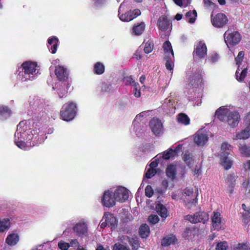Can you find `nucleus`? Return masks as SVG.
<instances>
[{"mask_svg": "<svg viewBox=\"0 0 250 250\" xmlns=\"http://www.w3.org/2000/svg\"><path fill=\"white\" fill-rule=\"evenodd\" d=\"M43 129L37 124L32 128L26 121H21L17 125L15 133L14 142L20 148L26 150L30 147L42 143L46 138Z\"/></svg>", "mask_w": 250, "mask_h": 250, "instance_id": "nucleus-1", "label": "nucleus"}, {"mask_svg": "<svg viewBox=\"0 0 250 250\" xmlns=\"http://www.w3.org/2000/svg\"><path fill=\"white\" fill-rule=\"evenodd\" d=\"M40 66L35 62L26 61L17 71V79L22 83L32 81L39 74Z\"/></svg>", "mask_w": 250, "mask_h": 250, "instance_id": "nucleus-2", "label": "nucleus"}, {"mask_svg": "<svg viewBox=\"0 0 250 250\" xmlns=\"http://www.w3.org/2000/svg\"><path fill=\"white\" fill-rule=\"evenodd\" d=\"M54 71L59 82L53 86L52 88L57 90L60 98H62L67 92L68 72L66 68L59 65L55 67Z\"/></svg>", "mask_w": 250, "mask_h": 250, "instance_id": "nucleus-3", "label": "nucleus"}, {"mask_svg": "<svg viewBox=\"0 0 250 250\" xmlns=\"http://www.w3.org/2000/svg\"><path fill=\"white\" fill-rule=\"evenodd\" d=\"M215 116L220 121L227 122L231 127L237 126L240 120V115L237 111L226 106L219 107L216 111Z\"/></svg>", "mask_w": 250, "mask_h": 250, "instance_id": "nucleus-4", "label": "nucleus"}, {"mask_svg": "<svg viewBox=\"0 0 250 250\" xmlns=\"http://www.w3.org/2000/svg\"><path fill=\"white\" fill-rule=\"evenodd\" d=\"M244 52L240 51L237 56L235 58L236 64L238 66L235 72V78L239 82L244 81L248 73L249 68L246 62L243 61Z\"/></svg>", "mask_w": 250, "mask_h": 250, "instance_id": "nucleus-5", "label": "nucleus"}, {"mask_svg": "<svg viewBox=\"0 0 250 250\" xmlns=\"http://www.w3.org/2000/svg\"><path fill=\"white\" fill-rule=\"evenodd\" d=\"M77 110L76 103L69 102L62 105L60 111L61 117L64 121H71L76 116Z\"/></svg>", "mask_w": 250, "mask_h": 250, "instance_id": "nucleus-6", "label": "nucleus"}, {"mask_svg": "<svg viewBox=\"0 0 250 250\" xmlns=\"http://www.w3.org/2000/svg\"><path fill=\"white\" fill-rule=\"evenodd\" d=\"M230 151V145L227 143L222 144L219 154L220 164L226 170L230 169L232 165V160L228 157Z\"/></svg>", "mask_w": 250, "mask_h": 250, "instance_id": "nucleus-7", "label": "nucleus"}, {"mask_svg": "<svg viewBox=\"0 0 250 250\" xmlns=\"http://www.w3.org/2000/svg\"><path fill=\"white\" fill-rule=\"evenodd\" d=\"M149 115V111H145L137 115L133 121V131L136 135L139 136L141 135V131L143 130V123L142 122L145 117Z\"/></svg>", "mask_w": 250, "mask_h": 250, "instance_id": "nucleus-8", "label": "nucleus"}, {"mask_svg": "<svg viewBox=\"0 0 250 250\" xmlns=\"http://www.w3.org/2000/svg\"><path fill=\"white\" fill-rule=\"evenodd\" d=\"M250 137V112L244 120V126L242 129L238 131L234 139L246 140Z\"/></svg>", "mask_w": 250, "mask_h": 250, "instance_id": "nucleus-9", "label": "nucleus"}, {"mask_svg": "<svg viewBox=\"0 0 250 250\" xmlns=\"http://www.w3.org/2000/svg\"><path fill=\"white\" fill-rule=\"evenodd\" d=\"M73 230L77 236L81 238L87 236L88 229L86 221L84 219L81 220L74 226Z\"/></svg>", "mask_w": 250, "mask_h": 250, "instance_id": "nucleus-10", "label": "nucleus"}, {"mask_svg": "<svg viewBox=\"0 0 250 250\" xmlns=\"http://www.w3.org/2000/svg\"><path fill=\"white\" fill-rule=\"evenodd\" d=\"M126 2L124 1L119 8L118 16L119 19L123 21H129L141 14L139 9H136L133 11H128L125 14H121V9L125 5Z\"/></svg>", "mask_w": 250, "mask_h": 250, "instance_id": "nucleus-11", "label": "nucleus"}, {"mask_svg": "<svg viewBox=\"0 0 250 250\" xmlns=\"http://www.w3.org/2000/svg\"><path fill=\"white\" fill-rule=\"evenodd\" d=\"M225 42L229 47V45L237 44L241 39L240 33L237 31L230 32L227 30L224 34Z\"/></svg>", "mask_w": 250, "mask_h": 250, "instance_id": "nucleus-12", "label": "nucleus"}, {"mask_svg": "<svg viewBox=\"0 0 250 250\" xmlns=\"http://www.w3.org/2000/svg\"><path fill=\"white\" fill-rule=\"evenodd\" d=\"M186 219L188 220L192 223H197L201 222L205 224L208 219L209 216L208 214L205 212L199 211L196 212L193 216L188 215L186 216Z\"/></svg>", "mask_w": 250, "mask_h": 250, "instance_id": "nucleus-13", "label": "nucleus"}, {"mask_svg": "<svg viewBox=\"0 0 250 250\" xmlns=\"http://www.w3.org/2000/svg\"><path fill=\"white\" fill-rule=\"evenodd\" d=\"M149 126L152 132L156 136H160L164 132L163 124L161 120L158 118L152 119L149 122Z\"/></svg>", "mask_w": 250, "mask_h": 250, "instance_id": "nucleus-14", "label": "nucleus"}, {"mask_svg": "<svg viewBox=\"0 0 250 250\" xmlns=\"http://www.w3.org/2000/svg\"><path fill=\"white\" fill-rule=\"evenodd\" d=\"M113 192V188H110L104 191L102 198V202L104 206L110 208L115 205L116 200Z\"/></svg>", "mask_w": 250, "mask_h": 250, "instance_id": "nucleus-15", "label": "nucleus"}, {"mask_svg": "<svg viewBox=\"0 0 250 250\" xmlns=\"http://www.w3.org/2000/svg\"><path fill=\"white\" fill-rule=\"evenodd\" d=\"M207 55V47L204 41H200L195 45L194 58H204Z\"/></svg>", "mask_w": 250, "mask_h": 250, "instance_id": "nucleus-16", "label": "nucleus"}, {"mask_svg": "<svg viewBox=\"0 0 250 250\" xmlns=\"http://www.w3.org/2000/svg\"><path fill=\"white\" fill-rule=\"evenodd\" d=\"M208 135L205 129L199 130L194 135V142L198 146H203L207 144Z\"/></svg>", "mask_w": 250, "mask_h": 250, "instance_id": "nucleus-17", "label": "nucleus"}, {"mask_svg": "<svg viewBox=\"0 0 250 250\" xmlns=\"http://www.w3.org/2000/svg\"><path fill=\"white\" fill-rule=\"evenodd\" d=\"M113 194L116 201L124 202L128 199L129 194L126 188L123 187H119L116 189H113Z\"/></svg>", "mask_w": 250, "mask_h": 250, "instance_id": "nucleus-18", "label": "nucleus"}, {"mask_svg": "<svg viewBox=\"0 0 250 250\" xmlns=\"http://www.w3.org/2000/svg\"><path fill=\"white\" fill-rule=\"evenodd\" d=\"M202 71L200 69H196L193 72L192 75L189 77L188 85L193 88H197L199 85H201L202 82Z\"/></svg>", "mask_w": 250, "mask_h": 250, "instance_id": "nucleus-19", "label": "nucleus"}, {"mask_svg": "<svg viewBox=\"0 0 250 250\" xmlns=\"http://www.w3.org/2000/svg\"><path fill=\"white\" fill-rule=\"evenodd\" d=\"M228 21V18L224 14L218 13L214 17L211 15V23L215 27H223L227 24Z\"/></svg>", "mask_w": 250, "mask_h": 250, "instance_id": "nucleus-20", "label": "nucleus"}, {"mask_svg": "<svg viewBox=\"0 0 250 250\" xmlns=\"http://www.w3.org/2000/svg\"><path fill=\"white\" fill-rule=\"evenodd\" d=\"M176 101L171 96L166 98L162 104V109L166 114L171 115L175 113Z\"/></svg>", "mask_w": 250, "mask_h": 250, "instance_id": "nucleus-21", "label": "nucleus"}, {"mask_svg": "<svg viewBox=\"0 0 250 250\" xmlns=\"http://www.w3.org/2000/svg\"><path fill=\"white\" fill-rule=\"evenodd\" d=\"M182 194V198L187 205H193L196 203L195 195L194 194L192 188H186Z\"/></svg>", "mask_w": 250, "mask_h": 250, "instance_id": "nucleus-22", "label": "nucleus"}, {"mask_svg": "<svg viewBox=\"0 0 250 250\" xmlns=\"http://www.w3.org/2000/svg\"><path fill=\"white\" fill-rule=\"evenodd\" d=\"M212 227L214 230H219L224 228V223L222 220L220 213L214 212L211 217Z\"/></svg>", "mask_w": 250, "mask_h": 250, "instance_id": "nucleus-23", "label": "nucleus"}, {"mask_svg": "<svg viewBox=\"0 0 250 250\" xmlns=\"http://www.w3.org/2000/svg\"><path fill=\"white\" fill-rule=\"evenodd\" d=\"M170 24V21L165 16L160 17L158 20L157 25L159 29L162 32L167 31L169 29Z\"/></svg>", "mask_w": 250, "mask_h": 250, "instance_id": "nucleus-24", "label": "nucleus"}, {"mask_svg": "<svg viewBox=\"0 0 250 250\" xmlns=\"http://www.w3.org/2000/svg\"><path fill=\"white\" fill-rule=\"evenodd\" d=\"M59 39L55 36L49 38L47 40V47L52 54H55L57 50Z\"/></svg>", "mask_w": 250, "mask_h": 250, "instance_id": "nucleus-25", "label": "nucleus"}, {"mask_svg": "<svg viewBox=\"0 0 250 250\" xmlns=\"http://www.w3.org/2000/svg\"><path fill=\"white\" fill-rule=\"evenodd\" d=\"M120 239L121 241H127L134 249H137L140 245L138 238L137 237H129L127 236H122L120 237Z\"/></svg>", "mask_w": 250, "mask_h": 250, "instance_id": "nucleus-26", "label": "nucleus"}, {"mask_svg": "<svg viewBox=\"0 0 250 250\" xmlns=\"http://www.w3.org/2000/svg\"><path fill=\"white\" fill-rule=\"evenodd\" d=\"M11 225V221L9 218L0 219V232H4L8 230Z\"/></svg>", "mask_w": 250, "mask_h": 250, "instance_id": "nucleus-27", "label": "nucleus"}, {"mask_svg": "<svg viewBox=\"0 0 250 250\" xmlns=\"http://www.w3.org/2000/svg\"><path fill=\"white\" fill-rule=\"evenodd\" d=\"M11 115L10 109L6 106H0V120L4 121Z\"/></svg>", "mask_w": 250, "mask_h": 250, "instance_id": "nucleus-28", "label": "nucleus"}, {"mask_svg": "<svg viewBox=\"0 0 250 250\" xmlns=\"http://www.w3.org/2000/svg\"><path fill=\"white\" fill-rule=\"evenodd\" d=\"M145 29V24L144 22L134 25L132 29V35L139 36L144 31Z\"/></svg>", "mask_w": 250, "mask_h": 250, "instance_id": "nucleus-29", "label": "nucleus"}, {"mask_svg": "<svg viewBox=\"0 0 250 250\" xmlns=\"http://www.w3.org/2000/svg\"><path fill=\"white\" fill-rule=\"evenodd\" d=\"M163 47L165 52V57H171L174 58V53L171 44L169 41L165 42L163 44Z\"/></svg>", "mask_w": 250, "mask_h": 250, "instance_id": "nucleus-30", "label": "nucleus"}, {"mask_svg": "<svg viewBox=\"0 0 250 250\" xmlns=\"http://www.w3.org/2000/svg\"><path fill=\"white\" fill-rule=\"evenodd\" d=\"M19 241V237L17 233H11L7 236L6 239V243L11 246L16 245Z\"/></svg>", "mask_w": 250, "mask_h": 250, "instance_id": "nucleus-31", "label": "nucleus"}, {"mask_svg": "<svg viewBox=\"0 0 250 250\" xmlns=\"http://www.w3.org/2000/svg\"><path fill=\"white\" fill-rule=\"evenodd\" d=\"M166 175L172 180H174L176 175V166L170 164L168 165L166 169Z\"/></svg>", "mask_w": 250, "mask_h": 250, "instance_id": "nucleus-32", "label": "nucleus"}, {"mask_svg": "<svg viewBox=\"0 0 250 250\" xmlns=\"http://www.w3.org/2000/svg\"><path fill=\"white\" fill-rule=\"evenodd\" d=\"M177 120L178 123L184 125H188L190 124L189 118L185 113H179L177 116Z\"/></svg>", "mask_w": 250, "mask_h": 250, "instance_id": "nucleus-33", "label": "nucleus"}, {"mask_svg": "<svg viewBox=\"0 0 250 250\" xmlns=\"http://www.w3.org/2000/svg\"><path fill=\"white\" fill-rule=\"evenodd\" d=\"M105 220L106 221V223H107L108 226H112L114 225L116 222V219L115 217L112 214L109 213H105L102 220V221Z\"/></svg>", "mask_w": 250, "mask_h": 250, "instance_id": "nucleus-34", "label": "nucleus"}, {"mask_svg": "<svg viewBox=\"0 0 250 250\" xmlns=\"http://www.w3.org/2000/svg\"><path fill=\"white\" fill-rule=\"evenodd\" d=\"M149 228L147 225L145 224L141 226L139 229V234L142 238H146L149 235Z\"/></svg>", "mask_w": 250, "mask_h": 250, "instance_id": "nucleus-35", "label": "nucleus"}, {"mask_svg": "<svg viewBox=\"0 0 250 250\" xmlns=\"http://www.w3.org/2000/svg\"><path fill=\"white\" fill-rule=\"evenodd\" d=\"M176 241L177 239L175 236H168L163 238L162 241V245L163 246H168L174 244Z\"/></svg>", "mask_w": 250, "mask_h": 250, "instance_id": "nucleus-36", "label": "nucleus"}, {"mask_svg": "<svg viewBox=\"0 0 250 250\" xmlns=\"http://www.w3.org/2000/svg\"><path fill=\"white\" fill-rule=\"evenodd\" d=\"M156 209L158 214L163 218L167 217V209L162 204H158L156 206Z\"/></svg>", "mask_w": 250, "mask_h": 250, "instance_id": "nucleus-37", "label": "nucleus"}, {"mask_svg": "<svg viewBox=\"0 0 250 250\" xmlns=\"http://www.w3.org/2000/svg\"><path fill=\"white\" fill-rule=\"evenodd\" d=\"M93 70L95 74L101 75L104 71V66L102 62H97L94 65Z\"/></svg>", "mask_w": 250, "mask_h": 250, "instance_id": "nucleus-38", "label": "nucleus"}, {"mask_svg": "<svg viewBox=\"0 0 250 250\" xmlns=\"http://www.w3.org/2000/svg\"><path fill=\"white\" fill-rule=\"evenodd\" d=\"M197 17V12L196 10H194L192 11H189L186 13V17L187 19V21L190 23H193L196 20Z\"/></svg>", "mask_w": 250, "mask_h": 250, "instance_id": "nucleus-39", "label": "nucleus"}, {"mask_svg": "<svg viewBox=\"0 0 250 250\" xmlns=\"http://www.w3.org/2000/svg\"><path fill=\"white\" fill-rule=\"evenodd\" d=\"M175 155V151L170 148L167 152H164L162 157L165 160L173 159Z\"/></svg>", "mask_w": 250, "mask_h": 250, "instance_id": "nucleus-40", "label": "nucleus"}, {"mask_svg": "<svg viewBox=\"0 0 250 250\" xmlns=\"http://www.w3.org/2000/svg\"><path fill=\"white\" fill-rule=\"evenodd\" d=\"M112 250H130V249L128 246L117 242L112 246Z\"/></svg>", "mask_w": 250, "mask_h": 250, "instance_id": "nucleus-41", "label": "nucleus"}, {"mask_svg": "<svg viewBox=\"0 0 250 250\" xmlns=\"http://www.w3.org/2000/svg\"><path fill=\"white\" fill-rule=\"evenodd\" d=\"M239 150L243 155L250 157V147L244 145H241L239 146Z\"/></svg>", "mask_w": 250, "mask_h": 250, "instance_id": "nucleus-42", "label": "nucleus"}, {"mask_svg": "<svg viewBox=\"0 0 250 250\" xmlns=\"http://www.w3.org/2000/svg\"><path fill=\"white\" fill-rule=\"evenodd\" d=\"M166 60V67L167 69L168 70H172L174 64L173 62V59L174 58H172L171 57H165Z\"/></svg>", "mask_w": 250, "mask_h": 250, "instance_id": "nucleus-43", "label": "nucleus"}, {"mask_svg": "<svg viewBox=\"0 0 250 250\" xmlns=\"http://www.w3.org/2000/svg\"><path fill=\"white\" fill-rule=\"evenodd\" d=\"M233 250H250V247L246 244H237L233 246Z\"/></svg>", "mask_w": 250, "mask_h": 250, "instance_id": "nucleus-44", "label": "nucleus"}, {"mask_svg": "<svg viewBox=\"0 0 250 250\" xmlns=\"http://www.w3.org/2000/svg\"><path fill=\"white\" fill-rule=\"evenodd\" d=\"M183 158L185 163L188 166H190L193 163V159L191 156V155L188 152H185L183 154Z\"/></svg>", "mask_w": 250, "mask_h": 250, "instance_id": "nucleus-45", "label": "nucleus"}, {"mask_svg": "<svg viewBox=\"0 0 250 250\" xmlns=\"http://www.w3.org/2000/svg\"><path fill=\"white\" fill-rule=\"evenodd\" d=\"M153 49V43L152 41H148L145 44L144 51L146 53H150Z\"/></svg>", "mask_w": 250, "mask_h": 250, "instance_id": "nucleus-46", "label": "nucleus"}, {"mask_svg": "<svg viewBox=\"0 0 250 250\" xmlns=\"http://www.w3.org/2000/svg\"><path fill=\"white\" fill-rule=\"evenodd\" d=\"M228 245L226 242H220L218 243L215 248V250H227Z\"/></svg>", "mask_w": 250, "mask_h": 250, "instance_id": "nucleus-47", "label": "nucleus"}, {"mask_svg": "<svg viewBox=\"0 0 250 250\" xmlns=\"http://www.w3.org/2000/svg\"><path fill=\"white\" fill-rule=\"evenodd\" d=\"M194 231H195V229L193 228H187L184 232V235L185 237L191 238L194 236Z\"/></svg>", "mask_w": 250, "mask_h": 250, "instance_id": "nucleus-48", "label": "nucleus"}, {"mask_svg": "<svg viewBox=\"0 0 250 250\" xmlns=\"http://www.w3.org/2000/svg\"><path fill=\"white\" fill-rule=\"evenodd\" d=\"M178 6H187L190 3V0H173Z\"/></svg>", "mask_w": 250, "mask_h": 250, "instance_id": "nucleus-49", "label": "nucleus"}, {"mask_svg": "<svg viewBox=\"0 0 250 250\" xmlns=\"http://www.w3.org/2000/svg\"><path fill=\"white\" fill-rule=\"evenodd\" d=\"M58 246L61 250H68L69 248V243L63 241H60L58 243Z\"/></svg>", "mask_w": 250, "mask_h": 250, "instance_id": "nucleus-50", "label": "nucleus"}, {"mask_svg": "<svg viewBox=\"0 0 250 250\" xmlns=\"http://www.w3.org/2000/svg\"><path fill=\"white\" fill-rule=\"evenodd\" d=\"M102 90L104 92H110L113 90V87L110 84L104 83L102 84Z\"/></svg>", "mask_w": 250, "mask_h": 250, "instance_id": "nucleus-51", "label": "nucleus"}, {"mask_svg": "<svg viewBox=\"0 0 250 250\" xmlns=\"http://www.w3.org/2000/svg\"><path fill=\"white\" fill-rule=\"evenodd\" d=\"M156 173L155 169L148 168L146 173V178L149 179L152 177Z\"/></svg>", "mask_w": 250, "mask_h": 250, "instance_id": "nucleus-52", "label": "nucleus"}, {"mask_svg": "<svg viewBox=\"0 0 250 250\" xmlns=\"http://www.w3.org/2000/svg\"><path fill=\"white\" fill-rule=\"evenodd\" d=\"M145 194L148 197H151L153 194V190L151 187L148 185L145 188Z\"/></svg>", "mask_w": 250, "mask_h": 250, "instance_id": "nucleus-53", "label": "nucleus"}, {"mask_svg": "<svg viewBox=\"0 0 250 250\" xmlns=\"http://www.w3.org/2000/svg\"><path fill=\"white\" fill-rule=\"evenodd\" d=\"M203 2L205 6L210 7L212 9H215L217 6L216 4L210 0H203Z\"/></svg>", "mask_w": 250, "mask_h": 250, "instance_id": "nucleus-54", "label": "nucleus"}, {"mask_svg": "<svg viewBox=\"0 0 250 250\" xmlns=\"http://www.w3.org/2000/svg\"><path fill=\"white\" fill-rule=\"evenodd\" d=\"M159 220V217L157 215H151L148 217V221L152 224L157 223Z\"/></svg>", "mask_w": 250, "mask_h": 250, "instance_id": "nucleus-55", "label": "nucleus"}, {"mask_svg": "<svg viewBox=\"0 0 250 250\" xmlns=\"http://www.w3.org/2000/svg\"><path fill=\"white\" fill-rule=\"evenodd\" d=\"M201 98H202V95L201 93H198V95L196 97H195L194 100H192L194 101V105H197L199 106L201 104L202 101H201Z\"/></svg>", "mask_w": 250, "mask_h": 250, "instance_id": "nucleus-56", "label": "nucleus"}, {"mask_svg": "<svg viewBox=\"0 0 250 250\" xmlns=\"http://www.w3.org/2000/svg\"><path fill=\"white\" fill-rule=\"evenodd\" d=\"M219 56L217 54H214L209 56L208 60L212 63L217 62L219 59Z\"/></svg>", "mask_w": 250, "mask_h": 250, "instance_id": "nucleus-57", "label": "nucleus"}, {"mask_svg": "<svg viewBox=\"0 0 250 250\" xmlns=\"http://www.w3.org/2000/svg\"><path fill=\"white\" fill-rule=\"evenodd\" d=\"M181 193L180 191H176L172 192L171 193V197L172 199L175 200H178L180 199L181 197Z\"/></svg>", "mask_w": 250, "mask_h": 250, "instance_id": "nucleus-58", "label": "nucleus"}, {"mask_svg": "<svg viewBox=\"0 0 250 250\" xmlns=\"http://www.w3.org/2000/svg\"><path fill=\"white\" fill-rule=\"evenodd\" d=\"M69 247H78L79 246H80V244L78 242V240L77 239H71L70 241H69Z\"/></svg>", "mask_w": 250, "mask_h": 250, "instance_id": "nucleus-59", "label": "nucleus"}, {"mask_svg": "<svg viewBox=\"0 0 250 250\" xmlns=\"http://www.w3.org/2000/svg\"><path fill=\"white\" fill-rule=\"evenodd\" d=\"M242 216L244 223H247L250 221V214L243 212Z\"/></svg>", "mask_w": 250, "mask_h": 250, "instance_id": "nucleus-60", "label": "nucleus"}, {"mask_svg": "<svg viewBox=\"0 0 250 250\" xmlns=\"http://www.w3.org/2000/svg\"><path fill=\"white\" fill-rule=\"evenodd\" d=\"M107 0H93L96 6H100L104 4Z\"/></svg>", "mask_w": 250, "mask_h": 250, "instance_id": "nucleus-61", "label": "nucleus"}, {"mask_svg": "<svg viewBox=\"0 0 250 250\" xmlns=\"http://www.w3.org/2000/svg\"><path fill=\"white\" fill-rule=\"evenodd\" d=\"M159 164V161H158L157 159H155L154 161H152L149 165V168L150 169H155V167H156L158 166V165Z\"/></svg>", "mask_w": 250, "mask_h": 250, "instance_id": "nucleus-62", "label": "nucleus"}, {"mask_svg": "<svg viewBox=\"0 0 250 250\" xmlns=\"http://www.w3.org/2000/svg\"><path fill=\"white\" fill-rule=\"evenodd\" d=\"M133 90L134 91V96L137 98L140 97L141 96V93H140V91L139 90H138L137 86L136 84V83H135V84H134V90Z\"/></svg>", "mask_w": 250, "mask_h": 250, "instance_id": "nucleus-63", "label": "nucleus"}, {"mask_svg": "<svg viewBox=\"0 0 250 250\" xmlns=\"http://www.w3.org/2000/svg\"><path fill=\"white\" fill-rule=\"evenodd\" d=\"M194 175H196L197 176H199L201 174V170L200 167H198L197 166H196V167L194 168L193 170Z\"/></svg>", "mask_w": 250, "mask_h": 250, "instance_id": "nucleus-64", "label": "nucleus"}]
</instances>
